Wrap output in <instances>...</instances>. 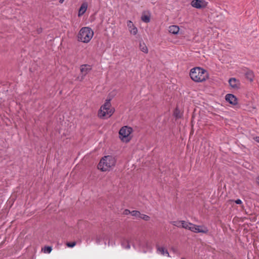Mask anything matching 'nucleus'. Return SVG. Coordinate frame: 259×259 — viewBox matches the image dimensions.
Here are the masks:
<instances>
[{
    "mask_svg": "<svg viewBox=\"0 0 259 259\" xmlns=\"http://www.w3.org/2000/svg\"><path fill=\"white\" fill-rule=\"evenodd\" d=\"M190 76L193 81L201 82L205 81L208 78V73L206 70L196 67L190 70Z\"/></svg>",
    "mask_w": 259,
    "mask_h": 259,
    "instance_id": "obj_1",
    "label": "nucleus"
},
{
    "mask_svg": "<svg viewBox=\"0 0 259 259\" xmlns=\"http://www.w3.org/2000/svg\"><path fill=\"white\" fill-rule=\"evenodd\" d=\"M115 163L116 160L112 156H105L101 159L98 168L102 171H109L115 166Z\"/></svg>",
    "mask_w": 259,
    "mask_h": 259,
    "instance_id": "obj_2",
    "label": "nucleus"
},
{
    "mask_svg": "<svg viewBox=\"0 0 259 259\" xmlns=\"http://www.w3.org/2000/svg\"><path fill=\"white\" fill-rule=\"evenodd\" d=\"M111 99H106L104 104L101 106L98 112V116L101 118H107L111 117L114 112V109L111 107Z\"/></svg>",
    "mask_w": 259,
    "mask_h": 259,
    "instance_id": "obj_3",
    "label": "nucleus"
},
{
    "mask_svg": "<svg viewBox=\"0 0 259 259\" xmlns=\"http://www.w3.org/2000/svg\"><path fill=\"white\" fill-rule=\"evenodd\" d=\"M94 35V31L88 27H84L80 29L78 35V40L84 43L89 42Z\"/></svg>",
    "mask_w": 259,
    "mask_h": 259,
    "instance_id": "obj_4",
    "label": "nucleus"
},
{
    "mask_svg": "<svg viewBox=\"0 0 259 259\" xmlns=\"http://www.w3.org/2000/svg\"><path fill=\"white\" fill-rule=\"evenodd\" d=\"M133 128L128 126L122 127L119 132L121 140L126 142H129L131 139L130 134L133 132Z\"/></svg>",
    "mask_w": 259,
    "mask_h": 259,
    "instance_id": "obj_5",
    "label": "nucleus"
},
{
    "mask_svg": "<svg viewBox=\"0 0 259 259\" xmlns=\"http://www.w3.org/2000/svg\"><path fill=\"white\" fill-rule=\"evenodd\" d=\"M92 66L89 64H83L80 66V70L82 75L81 80L84 79L86 75L92 70Z\"/></svg>",
    "mask_w": 259,
    "mask_h": 259,
    "instance_id": "obj_6",
    "label": "nucleus"
},
{
    "mask_svg": "<svg viewBox=\"0 0 259 259\" xmlns=\"http://www.w3.org/2000/svg\"><path fill=\"white\" fill-rule=\"evenodd\" d=\"M191 5L193 7L197 9H203L206 6V3L203 0H193Z\"/></svg>",
    "mask_w": 259,
    "mask_h": 259,
    "instance_id": "obj_7",
    "label": "nucleus"
},
{
    "mask_svg": "<svg viewBox=\"0 0 259 259\" xmlns=\"http://www.w3.org/2000/svg\"><path fill=\"white\" fill-rule=\"evenodd\" d=\"M225 99L229 103L232 105H235L237 104V99L236 97L233 94H228L226 95L225 97Z\"/></svg>",
    "mask_w": 259,
    "mask_h": 259,
    "instance_id": "obj_8",
    "label": "nucleus"
},
{
    "mask_svg": "<svg viewBox=\"0 0 259 259\" xmlns=\"http://www.w3.org/2000/svg\"><path fill=\"white\" fill-rule=\"evenodd\" d=\"M127 26L131 33L133 34L134 35H136L137 33L138 29L131 21H127Z\"/></svg>",
    "mask_w": 259,
    "mask_h": 259,
    "instance_id": "obj_9",
    "label": "nucleus"
},
{
    "mask_svg": "<svg viewBox=\"0 0 259 259\" xmlns=\"http://www.w3.org/2000/svg\"><path fill=\"white\" fill-rule=\"evenodd\" d=\"M230 85L233 89H238L239 87V81L235 78H231L229 80Z\"/></svg>",
    "mask_w": 259,
    "mask_h": 259,
    "instance_id": "obj_10",
    "label": "nucleus"
},
{
    "mask_svg": "<svg viewBox=\"0 0 259 259\" xmlns=\"http://www.w3.org/2000/svg\"><path fill=\"white\" fill-rule=\"evenodd\" d=\"M88 4L86 2L83 3L78 11V16H82L86 12L88 8Z\"/></svg>",
    "mask_w": 259,
    "mask_h": 259,
    "instance_id": "obj_11",
    "label": "nucleus"
},
{
    "mask_svg": "<svg viewBox=\"0 0 259 259\" xmlns=\"http://www.w3.org/2000/svg\"><path fill=\"white\" fill-rule=\"evenodd\" d=\"M179 27L177 25H171L168 28L169 32L174 34H177L179 32Z\"/></svg>",
    "mask_w": 259,
    "mask_h": 259,
    "instance_id": "obj_12",
    "label": "nucleus"
},
{
    "mask_svg": "<svg viewBox=\"0 0 259 259\" xmlns=\"http://www.w3.org/2000/svg\"><path fill=\"white\" fill-rule=\"evenodd\" d=\"M141 20L143 22L148 23L150 21V14L145 12L143 13L141 16Z\"/></svg>",
    "mask_w": 259,
    "mask_h": 259,
    "instance_id": "obj_13",
    "label": "nucleus"
},
{
    "mask_svg": "<svg viewBox=\"0 0 259 259\" xmlns=\"http://www.w3.org/2000/svg\"><path fill=\"white\" fill-rule=\"evenodd\" d=\"M174 116L176 117L177 119L181 118H182L183 116L182 112L178 109V107H176L174 111Z\"/></svg>",
    "mask_w": 259,
    "mask_h": 259,
    "instance_id": "obj_14",
    "label": "nucleus"
},
{
    "mask_svg": "<svg viewBox=\"0 0 259 259\" xmlns=\"http://www.w3.org/2000/svg\"><path fill=\"white\" fill-rule=\"evenodd\" d=\"M208 231V230L206 227L201 226H198V228H196V233H207Z\"/></svg>",
    "mask_w": 259,
    "mask_h": 259,
    "instance_id": "obj_15",
    "label": "nucleus"
},
{
    "mask_svg": "<svg viewBox=\"0 0 259 259\" xmlns=\"http://www.w3.org/2000/svg\"><path fill=\"white\" fill-rule=\"evenodd\" d=\"M245 76L250 81H252L254 77L253 72L251 70H248L246 72Z\"/></svg>",
    "mask_w": 259,
    "mask_h": 259,
    "instance_id": "obj_16",
    "label": "nucleus"
},
{
    "mask_svg": "<svg viewBox=\"0 0 259 259\" xmlns=\"http://www.w3.org/2000/svg\"><path fill=\"white\" fill-rule=\"evenodd\" d=\"M139 47H140V49L141 50V51H142L143 52H144L145 53H148V48H147V46H146V45L144 42H141L140 43Z\"/></svg>",
    "mask_w": 259,
    "mask_h": 259,
    "instance_id": "obj_17",
    "label": "nucleus"
},
{
    "mask_svg": "<svg viewBox=\"0 0 259 259\" xmlns=\"http://www.w3.org/2000/svg\"><path fill=\"white\" fill-rule=\"evenodd\" d=\"M121 245L126 249L130 248V245L129 242L125 238H123L121 240Z\"/></svg>",
    "mask_w": 259,
    "mask_h": 259,
    "instance_id": "obj_18",
    "label": "nucleus"
},
{
    "mask_svg": "<svg viewBox=\"0 0 259 259\" xmlns=\"http://www.w3.org/2000/svg\"><path fill=\"white\" fill-rule=\"evenodd\" d=\"M190 225H191V223L186 222L184 221H182L181 228H183L186 229H189Z\"/></svg>",
    "mask_w": 259,
    "mask_h": 259,
    "instance_id": "obj_19",
    "label": "nucleus"
},
{
    "mask_svg": "<svg viewBox=\"0 0 259 259\" xmlns=\"http://www.w3.org/2000/svg\"><path fill=\"white\" fill-rule=\"evenodd\" d=\"M52 250V247L49 246H46L42 249V250L44 251V252L47 253H50Z\"/></svg>",
    "mask_w": 259,
    "mask_h": 259,
    "instance_id": "obj_20",
    "label": "nucleus"
},
{
    "mask_svg": "<svg viewBox=\"0 0 259 259\" xmlns=\"http://www.w3.org/2000/svg\"><path fill=\"white\" fill-rule=\"evenodd\" d=\"M198 228V226L195 225L191 223V225H190L189 228V230H191L192 232H195L196 231V228Z\"/></svg>",
    "mask_w": 259,
    "mask_h": 259,
    "instance_id": "obj_21",
    "label": "nucleus"
},
{
    "mask_svg": "<svg viewBox=\"0 0 259 259\" xmlns=\"http://www.w3.org/2000/svg\"><path fill=\"white\" fill-rule=\"evenodd\" d=\"M133 216H135L136 217H140V215L141 214V213L140 211L138 210H133L131 211V213Z\"/></svg>",
    "mask_w": 259,
    "mask_h": 259,
    "instance_id": "obj_22",
    "label": "nucleus"
},
{
    "mask_svg": "<svg viewBox=\"0 0 259 259\" xmlns=\"http://www.w3.org/2000/svg\"><path fill=\"white\" fill-rule=\"evenodd\" d=\"M139 218L145 221H149L150 220V217L148 215L144 214L141 213Z\"/></svg>",
    "mask_w": 259,
    "mask_h": 259,
    "instance_id": "obj_23",
    "label": "nucleus"
},
{
    "mask_svg": "<svg viewBox=\"0 0 259 259\" xmlns=\"http://www.w3.org/2000/svg\"><path fill=\"white\" fill-rule=\"evenodd\" d=\"M172 225L179 228H181L182 221H174Z\"/></svg>",
    "mask_w": 259,
    "mask_h": 259,
    "instance_id": "obj_24",
    "label": "nucleus"
},
{
    "mask_svg": "<svg viewBox=\"0 0 259 259\" xmlns=\"http://www.w3.org/2000/svg\"><path fill=\"white\" fill-rule=\"evenodd\" d=\"M76 243L75 241L71 242H67L66 245L69 247H73L76 245Z\"/></svg>",
    "mask_w": 259,
    "mask_h": 259,
    "instance_id": "obj_25",
    "label": "nucleus"
},
{
    "mask_svg": "<svg viewBox=\"0 0 259 259\" xmlns=\"http://www.w3.org/2000/svg\"><path fill=\"white\" fill-rule=\"evenodd\" d=\"M163 255H166L167 256H169V253L167 250H164V249L163 248Z\"/></svg>",
    "mask_w": 259,
    "mask_h": 259,
    "instance_id": "obj_26",
    "label": "nucleus"
},
{
    "mask_svg": "<svg viewBox=\"0 0 259 259\" xmlns=\"http://www.w3.org/2000/svg\"><path fill=\"white\" fill-rule=\"evenodd\" d=\"M123 213L125 215H127L128 214L131 213V211L128 209H125L124 210Z\"/></svg>",
    "mask_w": 259,
    "mask_h": 259,
    "instance_id": "obj_27",
    "label": "nucleus"
},
{
    "mask_svg": "<svg viewBox=\"0 0 259 259\" xmlns=\"http://www.w3.org/2000/svg\"><path fill=\"white\" fill-rule=\"evenodd\" d=\"M235 203L237 204H240L242 203V201L240 199H237L235 201Z\"/></svg>",
    "mask_w": 259,
    "mask_h": 259,
    "instance_id": "obj_28",
    "label": "nucleus"
},
{
    "mask_svg": "<svg viewBox=\"0 0 259 259\" xmlns=\"http://www.w3.org/2000/svg\"><path fill=\"white\" fill-rule=\"evenodd\" d=\"M157 250H158L159 252H161V253H162V247H160L158 246V247H157Z\"/></svg>",
    "mask_w": 259,
    "mask_h": 259,
    "instance_id": "obj_29",
    "label": "nucleus"
},
{
    "mask_svg": "<svg viewBox=\"0 0 259 259\" xmlns=\"http://www.w3.org/2000/svg\"><path fill=\"white\" fill-rule=\"evenodd\" d=\"M255 141L259 143V137H256L255 138Z\"/></svg>",
    "mask_w": 259,
    "mask_h": 259,
    "instance_id": "obj_30",
    "label": "nucleus"
},
{
    "mask_svg": "<svg viewBox=\"0 0 259 259\" xmlns=\"http://www.w3.org/2000/svg\"><path fill=\"white\" fill-rule=\"evenodd\" d=\"M65 0H60L59 1V3L60 4H62L64 2Z\"/></svg>",
    "mask_w": 259,
    "mask_h": 259,
    "instance_id": "obj_31",
    "label": "nucleus"
},
{
    "mask_svg": "<svg viewBox=\"0 0 259 259\" xmlns=\"http://www.w3.org/2000/svg\"><path fill=\"white\" fill-rule=\"evenodd\" d=\"M181 259H185V258L183 257V258H182Z\"/></svg>",
    "mask_w": 259,
    "mask_h": 259,
    "instance_id": "obj_32",
    "label": "nucleus"
}]
</instances>
